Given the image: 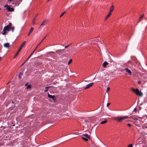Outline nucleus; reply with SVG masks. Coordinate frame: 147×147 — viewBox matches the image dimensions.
Here are the masks:
<instances>
[{
	"label": "nucleus",
	"instance_id": "nucleus-39",
	"mask_svg": "<svg viewBox=\"0 0 147 147\" xmlns=\"http://www.w3.org/2000/svg\"><path fill=\"white\" fill-rule=\"evenodd\" d=\"M50 0H47V2H48L49 1H50Z\"/></svg>",
	"mask_w": 147,
	"mask_h": 147
},
{
	"label": "nucleus",
	"instance_id": "nucleus-30",
	"mask_svg": "<svg viewBox=\"0 0 147 147\" xmlns=\"http://www.w3.org/2000/svg\"><path fill=\"white\" fill-rule=\"evenodd\" d=\"M110 103H107V107H108L109 105H110Z\"/></svg>",
	"mask_w": 147,
	"mask_h": 147
},
{
	"label": "nucleus",
	"instance_id": "nucleus-40",
	"mask_svg": "<svg viewBox=\"0 0 147 147\" xmlns=\"http://www.w3.org/2000/svg\"><path fill=\"white\" fill-rule=\"evenodd\" d=\"M36 49H36L34 50L33 51V52H34L35 51Z\"/></svg>",
	"mask_w": 147,
	"mask_h": 147
},
{
	"label": "nucleus",
	"instance_id": "nucleus-3",
	"mask_svg": "<svg viewBox=\"0 0 147 147\" xmlns=\"http://www.w3.org/2000/svg\"><path fill=\"white\" fill-rule=\"evenodd\" d=\"M131 90L134 92L137 95L140 96H142L143 95L142 92L140 91L138 88L135 89L134 88H131Z\"/></svg>",
	"mask_w": 147,
	"mask_h": 147
},
{
	"label": "nucleus",
	"instance_id": "nucleus-43",
	"mask_svg": "<svg viewBox=\"0 0 147 147\" xmlns=\"http://www.w3.org/2000/svg\"><path fill=\"white\" fill-rule=\"evenodd\" d=\"M25 63L24 62V63H23L22 65L24 63Z\"/></svg>",
	"mask_w": 147,
	"mask_h": 147
},
{
	"label": "nucleus",
	"instance_id": "nucleus-28",
	"mask_svg": "<svg viewBox=\"0 0 147 147\" xmlns=\"http://www.w3.org/2000/svg\"><path fill=\"white\" fill-rule=\"evenodd\" d=\"M132 118L133 119H134L135 120H138V119L137 118H133L132 117Z\"/></svg>",
	"mask_w": 147,
	"mask_h": 147
},
{
	"label": "nucleus",
	"instance_id": "nucleus-8",
	"mask_svg": "<svg viewBox=\"0 0 147 147\" xmlns=\"http://www.w3.org/2000/svg\"><path fill=\"white\" fill-rule=\"evenodd\" d=\"M48 96L49 98H51L54 100H55L56 99L55 96L50 95L49 93L48 94Z\"/></svg>",
	"mask_w": 147,
	"mask_h": 147
},
{
	"label": "nucleus",
	"instance_id": "nucleus-15",
	"mask_svg": "<svg viewBox=\"0 0 147 147\" xmlns=\"http://www.w3.org/2000/svg\"><path fill=\"white\" fill-rule=\"evenodd\" d=\"M84 136H85L86 138L89 139L90 138V136L87 134H84Z\"/></svg>",
	"mask_w": 147,
	"mask_h": 147
},
{
	"label": "nucleus",
	"instance_id": "nucleus-5",
	"mask_svg": "<svg viewBox=\"0 0 147 147\" xmlns=\"http://www.w3.org/2000/svg\"><path fill=\"white\" fill-rule=\"evenodd\" d=\"M26 43V41H24L21 45L20 47L19 48L17 52L15 55V56L14 57V58H15L19 54V53L20 51L22 49L23 46L25 45Z\"/></svg>",
	"mask_w": 147,
	"mask_h": 147
},
{
	"label": "nucleus",
	"instance_id": "nucleus-7",
	"mask_svg": "<svg viewBox=\"0 0 147 147\" xmlns=\"http://www.w3.org/2000/svg\"><path fill=\"white\" fill-rule=\"evenodd\" d=\"M94 83L93 82H92V83H90L88 84H87L86 87L84 88V89H87L88 88H89L92 87L93 84Z\"/></svg>",
	"mask_w": 147,
	"mask_h": 147
},
{
	"label": "nucleus",
	"instance_id": "nucleus-23",
	"mask_svg": "<svg viewBox=\"0 0 147 147\" xmlns=\"http://www.w3.org/2000/svg\"><path fill=\"white\" fill-rule=\"evenodd\" d=\"M47 34L42 39V40H41V41L40 42L39 44V45L41 43V42L43 41L45 39V38L47 36Z\"/></svg>",
	"mask_w": 147,
	"mask_h": 147
},
{
	"label": "nucleus",
	"instance_id": "nucleus-34",
	"mask_svg": "<svg viewBox=\"0 0 147 147\" xmlns=\"http://www.w3.org/2000/svg\"><path fill=\"white\" fill-rule=\"evenodd\" d=\"M33 53H34V52H33L30 55V56H31L33 54Z\"/></svg>",
	"mask_w": 147,
	"mask_h": 147
},
{
	"label": "nucleus",
	"instance_id": "nucleus-4",
	"mask_svg": "<svg viewBox=\"0 0 147 147\" xmlns=\"http://www.w3.org/2000/svg\"><path fill=\"white\" fill-rule=\"evenodd\" d=\"M5 8H6L5 9L7 10L9 12H12L14 11V9L13 7H11V6L8 5H6L4 6Z\"/></svg>",
	"mask_w": 147,
	"mask_h": 147
},
{
	"label": "nucleus",
	"instance_id": "nucleus-25",
	"mask_svg": "<svg viewBox=\"0 0 147 147\" xmlns=\"http://www.w3.org/2000/svg\"><path fill=\"white\" fill-rule=\"evenodd\" d=\"M72 59H70L69 61L68 62V64L69 65V64L70 63H71V62H72Z\"/></svg>",
	"mask_w": 147,
	"mask_h": 147
},
{
	"label": "nucleus",
	"instance_id": "nucleus-22",
	"mask_svg": "<svg viewBox=\"0 0 147 147\" xmlns=\"http://www.w3.org/2000/svg\"><path fill=\"white\" fill-rule=\"evenodd\" d=\"M110 90V88L109 87H108L107 88V90L106 91V92L107 93H108L109 91Z\"/></svg>",
	"mask_w": 147,
	"mask_h": 147
},
{
	"label": "nucleus",
	"instance_id": "nucleus-13",
	"mask_svg": "<svg viewBox=\"0 0 147 147\" xmlns=\"http://www.w3.org/2000/svg\"><path fill=\"white\" fill-rule=\"evenodd\" d=\"M114 8V6L113 5L111 6L110 8L109 12L112 13V11H113V10Z\"/></svg>",
	"mask_w": 147,
	"mask_h": 147
},
{
	"label": "nucleus",
	"instance_id": "nucleus-17",
	"mask_svg": "<svg viewBox=\"0 0 147 147\" xmlns=\"http://www.w3.org/2000/svg\"><path fill=\"white\" fill-rule=\"evenodd\" d=\"M107 122V121L105 120H104V121H103L101 122L100 123L101 124H104L106 123Z\"/></svg>",
	"mask_w": 147,
	"mask_h": 147
},
{
	"label": "nucleus",
	"instance_id": "nucleus-27",
	"mask_svg": "<svg viewBox=\"0 0 147 147\" xmlns=\"http://www.w3.org/2000/svg\"><path fill=\"white\" fill-rule=\"evenodd\" d=\"M133 146V145L131 144H129L128 147H132Z\"/></svg>",
	"mask_w": 147,
	"mask_h": 147
},
{
	"label": "nucleus",
	"instance_id": "nucleus-18",
	"mask_svg": "<svg viewBox=\"0 0 147 147\" xmlns=\"http://www.w3.org/2000/svg\"><path fill=\"white\" fill-rule=\"evenodd\" d=\"M35 20H36V18H34L33 20L32 21V24L33 25H34L35 24Z\"/></svg>",
	"mask_w": 147,
	"mask_h": 147
},
{
	"label": "nucleus",
	"instance_id": "nucleus-32",
	"mask_svg": "<svg viewBox=\"0 0 147 147\" xmlns=\"http://www.w3.org/2000/svg\"><path fill=\"white\" fill-rule=\"evenodd\" d=\"M22 0H19V3L18 5H19L20 4V3L22 1Z\"/></svg>",
	"mask_w": 147,
	"mask_h": 147
},
{
	"label": "nucleus",
	"instance_id": "nucleus-16",
	"mask_svg": "<svg viewBox=\"0 0 147 147\" xmlns=\"http://www.w3.org/2000/svg\"><path fill=\"white\" fill-rule=\"evenodd\" d=\"M28 85V83L25 84L26 86L27 85V89L30 88H31V86L30 85Z\"/></svg>",
	"mask_w": 147,
	"mask_h": 147
},
{
	"label": "nucleus",
	"instance_id": "nucleus-36",
	"mask_svg": "<svg viewBox=\"0 0 147 147\" xmlns=\"http://www.w3.org/2000/svg\"><path fill=\"white\" fill-rule=\"evenodd\" d=\"M50 86H48V87H45V88H50Z\"/></svg>",
	"mask_w": 147,
	"mask_h": 147
},
{
	"label": "nucleus",
	"instance_id": "nucleus-21",
	"mask_svg": "<svg viewBox=\"0 0 147 147\" xmlns=\"http://www.w3.org/2000/svg\"><path fill=\"white\" fill-rule=\"evenodd\" d=\"M144 16V14H143L142 16H141V17H140V18H139V21H138V22L142 20V18Z\"/></svg>",
	"mask_w": 147,
	"mask_h": 147
},
{
	"label": "nucleus",
	"instance_id": "nucleus-38",
	"mask_svg": "<svg viewBox=\"0 0 147 147\" xmlns=\"http://www.w3.org/2000/svg\"><path fill=\"white\" fill-rule=\"evenodd\" d=\"M2 57H0V61L1 60Z\"/></svg>",
	"mask_w": 147,
	"mask_h": 147
},
{
	"label": "nucleus",
	"instance_id": "nucleus-19",
	"mask_svg": "<svg viewBox=\"0 0 147 147\" xmlns=\"http://www.w3.org/2000/svg\"><path fill=\"white\" fill-rule=\"evenodd\" d=\"M14 28H14V26H13V27H12L11 28V30L12 32H13L14 30Z\"/></svg>",
	"mask_w": 147,
	"mask_h": 147
},
{
	"label": "nucleus",
	"instance_id": "nucleus-29",
	"mask_svg": "<svg viewBox=\"0 0 147 147\" xmlns=\"http://www.w3.org/2000/svg\"><path fill=\"white\" fill-rule=\"evenodd\" d=\"M31 57V56H30V55L29 57H28V58L25 61V62H24V63H25L26 61H27V60H28V59Z\"/></svg>",
	"mask_w": 147,
	"mask_h": 147
},
{
	"label": "nucleus",
	"instance_id": "nucleus-10",
	"mask_svg": "<svg viewBox=\"0 0 147 147\" xmlns=\"http://www.w3.org/2000/svg\"><path fill=\"white\" fill-rule=\"evenodd\" d=\"M10 45L9 43H6L4 44V46L5 48H8L9 47Z\"/></svg>",
	"mask_w": 147,
	"mask_h": 147
},
{
	"label": "nucleus",
	"instance_id": "nucleus-24",
	"mask_svg": "<svg viewBox=\"0 0 147 147\" xmlns=\"http://www.w3.org/2000/svg\"><path fill=\"white\" fill-rule=\"evenodd\" d=\"M22 76V74L20 73L18 76V77L19 78L21 79V76Z\"/></svg>",
	"mask_w": 147,
	"mask_h": 147
},
{
	"label": "nucleus",
	"instance_id": "nucleus-2",
	"mask_svg": "<svg viewBox=\"0 0 147 147\" xmlns=\"http://www.w3.org/2000/svg\"><path fill=\"white\" fill-rule=\"evenodd\" d=\"M129 117L127 116H125L122 117H117L114 118L113 119L117 121L118 122H121L124 119H127Z\"/></svg>",
	"mask_w": 147,
	"mask_h": 147
},
{
	"label": "nucleus",
	"instance_id": "nucleus-6",
	"mask_svg": "<svg viewBox=\"0 0 147 147\" xmlns=\"http://www.w3.org/2000/svg\"><path fill=\"white\" fill-rule=\"evenodd\" d=\"M48 21V20L47 19L43 20L42 22V23L40 24V26H45V25L47 24Z\"/></svg>",
	"mask_w": 147,
	"mask_h": 147
},
{
	"label": "nucleus",
	"instance_id": "nucleus-12",
	"mask_svg": "<svg viewBox=\"0 0 147 147\" xmlns=\"http://www.w3.org/2000/svg\"><path fill=\"white\" fill-rule=\"evenodd\" d=\"M108 63L106 61H105L102 64V65L104 67H105L108 64Z\"/></svg>",
	"mask_w": 147,
	"mask_h": 147
},
{
	"label": "nucleus",
	"instance_id": "nucleus-33",
	"mask_svg": "<svg viewBox=\"0 0 147 147\" xmlns=\"http://www.w3.org/2000/svg\"><path fill=\"white\" fill-rule=\"evenodd\" d=\"M138 84H140V83H141V82H140V81H138Z\"/></svg>",
	"mask_w": 147,
	"mask_h": 147
},
{
	"label": "nucleus",
	"instance_id": "nucleus-26",
	"mask_svg": "<svg viewBox=\"0 0 147 147\" xmlns=\"http://www.w3.org/2000/svg\"><path fill=\"white\" fill-rule=\"evenodd\" d=\"M65 11H64L63 13H62V14L60 15V17H61V16H62L65 13Z\"/></svg>",
	"mask_w": 147,
	"mask_h": 147
},
{
	"label": "nucleus",
	"instance_id": "nucleus-1",
	"mask_svg": "<svg viewBox=\"0 0 147 147\" xmlns=\"http://www.w3.org/2000/svg\"><path fill=\"white\" fill-rule=\"evenodd\" d=\"M12 24L11 23H9L8 25L5 26L3 29V32L2 33L3 35H5L6 33V31H9L11 30V27Z\"/></svg>",
	"mask_w": 147,
	"mask_h": 147
},
{
	"label": "nucleus",
	"instance_id": "nucleus-20",
	"mask_svg": "<svg viewBox=\"0 0 147 147\" xmlns=\"http://www.w3.org/2000/svg\"><path fill=\"white\" fill-rule=\"evenodd\" d=\"M82 138L85 141H88V139L86 138L82 137Z\"/></svg>",
	"mask_w": 147,
	"mask_h": 147
},
{
	"label": "nucleus",
	"instance_id": "nucleus-9",
	"mask_svg": "<svg viewBox=\"0 0 147 147\" xmlns=\"http://www.w3.org/2000/svg\"><path fill=\"white\" fill-rule=\"evenodd\" d=\"M125 70L126 72H127V73H128L130 75H131V74L132 73H131V71L130 70H129V69H128V68H125Z\"/></svg>",
	"mask_w": 147,
	"mask_h": 147
},
{
	"label": "nucleus",
	"instance_id": "nucleus-11",
	"mask_svg": "<svg viewBox=\"0 0 147 147\" xmlns=\"http://www.w3.org/2000/svg\"><path fill=\"white\" fill-rule=\"evenodd\" d=\"M33 30H34V28L32 27L31 28L28 34V36H29V35L33 31Z\"/></svg>",
	"mask_w": 147,
	"mask_h": 147
},
{
	"label": "nucleus",
	"instance_id": "nucleus-31",
	"mask_svg": "<svg viewBox=\"0 0 147 147\" xmlns=\"http://www.w3.org/2000/svg\"><path fill=\"white\" fill-rule=\"evenodd\" d=\"M127 126L129 127H130L131 126V125L129 123H128L127 124Z\"/></svg>",
	"mask_w": 147,
	"mask_h": 147
},
{
	"label": "nucleus",
	"instance_id": "nucleus-37",
	"mask_svg": "<svg viewBox=\"0 0 147 147\" xmlns=\"http://www.w3.org/2000/svg\"><path fill=\"white\" fill-rule=\"evenodd\" d=\"M47 90H48V89L45 90V92H47Z\"/></svg>",
	"mask_w": 147,
	"mask_h": 147
},
{
	"label": "nucleus",
	"instance_id": "nucleus-42",
	"mask_svg": "<svg viewBox=\"0 0 147 147\" xmlns=\"http://www.w3.org/2000/svg\"><path fill=\"white\" fill-rule=\"evenodd\" d=\"M37 16V15H36V17Z\"/></svg>",
	"mask_w": 147,
	"mask_h": 147
},
{
	"label": "nucleus",
	"instance_id": "nucleus-41",
	"mask_svg": "<svg viewBox=\"0 0 147 147\" xmlns=\"http://www.w3.org/2000/svg\"><path fill=\"white\" fill-rule=\"evenodd\" d=\"M36 49H36L34 50L33 51V52H34L35 51Z\"/></svg>",
	"mask_w": 147,
	"mask_h": 147
},
{
	"label": "nucleus",
	"instance_id": "nucleus-14",
	"mask_svg": "<svg viewBox=\"0 0 147 147\" xmlns=\"http://www.w3.org/2000/svg\"><path fill=\"white\" fill-rule=\"evenodd\" d=\"M111 13H112L109 11V13H108V14H107L106 18V20H107V19L111 15Z\"/></svg>",
	"mask_w": 147,
	"mask_h": 147
},
{
	"label": "nucleus",
	"instance_id": "nucleus-35",
	"mask_svg": "<svg viewBox=\"0 0 147 147\" xmlns=\"http://www.w3.org/2000/svg\"><path fill=\"white\" fill-rule=\"evenodd\" d=\"M69 45H67V46H65V48H67V47H68V46H69Z\"/></svg>",
	"mask_w": 147,
	"mask_h": 147
}]
</instances>
